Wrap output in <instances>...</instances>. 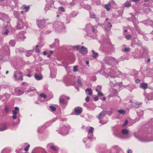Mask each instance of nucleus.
Returning <instances> with one entry per match:
<instances>
[{
    "instance_id": "obj_1",
    "label": "nucleus",
    "mask_w": 153,
    "mask_h": 153,
    "mask_svg": "<svg viewBox=\"0 0 153 153\" xmlns=\"http://www.w3.org/2000/svg\"><path fill=\"white\" fill-rule=\"evenodd\" d=\"M85 29L87 34L89 36L94 39L97 38V30L93 26L90 24H87L86 25Z\"/></svg>"
},
{
    "instance_id": "obj_2",
    "label": "nucleus",
    "mask_w": 153,
    "mask_h": 153,
    "mask_svg": "<svg viewBox=\"0 0 153 153\" xmlns=\"http://www.w3.org/2000/svg\"><path fill=\"white\" fill-rule=\"evenodd\" d=\"M70 128V126L68 125L61 124L57 131L59 134L64 135L68 133V130Z\"/></svg>"
},
{
    "instance_id": "obj_3",
    "label": "nucleus",
    "mask_w": 153,
    "mask_h": 153,
    "mask_svg": "<svg viewBox=\"0 0 153 153\" xmlns=\"http://www.w3.org/2000/svg\"><path fill=\"white\" fill-rule=\"evenodd\" d=\"M23 74L19 71L15 72L14 75V79L16 81L23 80Z\"/></svg>"
},
{
    "instance_id": "obj_4",
    "label": "nucleus",
    "mask_w": 153,
    "mask_h": 153,
    "mask_svg": "<svg viewBox=\"0 0 153 153\" xmlns=\"http://www.w3.org/2000/svg\"><path fill=\"white\" fill-rule=\"evenodd\" d=\"M53 25L55 29L57 30H61L64 29V28L63 24L59 22H55L53 24Z\"/></svg>"
},
{
    "instance_id": "obj_5",
    "label": "nucleus",
    "mask_w": 153,
    "mask_h": 153,
    "mask_svg": "<svg viewBox=\"0 0 153 153\" xmlns=\"http://www.w3.org/2000/svg\"><path fill=\"white\" fill-rule=\"evenodd\" d=\"M45 19H42L41 20H38L36 21V24L38 27L40 28H43L45 26Z\"/></svg>"
},
{
    "instance_id": "obj_6",
    "label": "nucleus",
    "mask_w": 153,
    "mask_h": 153,
    "mask_svg": "<svg viewBox=\"0 0 153 153\" xmlns=\"http://www.w3.org/2000/svg\"><path fill=\"white\" fill-rule=\"evenodd\" d=\"M0 19L7 22L9 20L8 16L3 13H0Z\"/></svg>"
},
{
    "instance_id": "obj_7",
    "label": "nucleus",
    "mask_w": 153,
    "mask_h": 153,
    "mask_svg": "<svg viewBox=\"0 0 153 153\" xmlns=\"http://www.w3.org/2000/svg\"><path fill=\"white\" fill-rule=\"evenodd\" d=\"M51 122H48L45 123V125L42 127H39L38 128L37 131L39 133H41L43 131V128H45L47 127V126H49L51 124Z\"/></svg>"
},
{
    "instance_id": "obj_8",
    "label": "nucleus",
    "mask_w": 153,
    "mask_h": 153,
    "mask_svg": "<svg viewBox=\"0 0 153 153\" xmlns=\"http://www.w3.org/2000/svg\"><path fill=\"white\" fill-rule=\"evenodd\" d=\"M47 147L50 148L51 150H52L53 152H56V153H58L59 149L57 146L52 145L50 144H48L47 146Z\"/></svg>"
},
{
    "instance_id": "obj_9",
    "label": "nucleus",
    "mask_w": 153,
    "mask_h": 153,
    "mask_svg": "<svg viewBox=\"0 0 153 153\" xmlns=\"http://www.w3.org/2000/svg\"><path fill=\"white\" fill-rule=\"evenodd\" d=\"M32 153H46L44 149L41 148H36L34 149Z\"/></svg>"
},
{
    "instance_id": "obj_10",
    "label": "nucleus",
    "mask_w": 153,
    "mask_h": 153,
    "mask_svg": "<svg viewBox=\"0 0 153 153\" xmlns=\"http://www.w3.org/2000/svg\"><path fill=\"white\" fill-rule=\"evenodd\" d=\"M24 25V23L22 22V20L21 19H19L16 27V29L19 30L22 29Z\"/></svg>"
},
{
    "instance_id": "obj_11",
    "label": "nucleus",
    "mask_w": 153,
    "mask_h": 153,
    "mask_svg": "<svg viewBox=\"0 0 153 153\" xmlns=\"http://www.w3.org/2000/svg\"><path fill=\"white\" fill-rule=\"evenodd\" d=\"M65 97L63 96H61L59 98V103L60 105H63L66 106L68 104V102L65 101L64 98Z\"/></svg>"
},
{
    "instance_id": "obj_12",
    "label": "nucleus",
    "mask_w": 153,
    "mask_h": 153,
    "mask_svg": "<svg viewBox=\"0 0 153 153\" xmlns=\"http://www.w3.org/2000/svg\"><path fill=\"white\" fill-rule=\"evenodd\" d=\"M54 1L52 0L50 1V2L47 3L45 7V10H50L51 7H54Z\"/></svg>"
},
{
    "instance_id": "obj_13",
    "label": "nucleus",
    "mask_w": 153,
    "mask_h": 153,
    "mask_svg": "<svg viewBox=\"0 0 153 153\" xmlns=\"http://www.w3.org/2000/svg\"><path fill=\"white\" fill-rule=\"evenodd\" d=\"M108 111H103L97 116V117L98 119L103 118L107 114Z\"/></svg>"
},
{
    "instance_id": "obj_14",
    "label": "nucleus",
    "mask_w": 153,
    "mask_h": 153,
    "mask_svg": "<svg viewBox=\"0 0 153 153\" xmlns=\"http://www.w3.org/2000/svg\"><path fill=\"white\" fill-rule=\"evenodd\" d=\"M10 97V95L8 94H5L3 95L0 96V99H2L3 101H5L7 100Z\"/></svg>"
},
{
    "instance_id": "obj_15",
    "label": "nucleus",
    "mask_w": 153,
    "mask_h": 153,
    "mask_svg": "<svg viewBox=\"0 0 153 153\" xmlns=\"http://www.w3.org/2000/svg\"><path fill=\"white\" fill-rule=\"evenodd\" d=\"M79 52L83 55L85 54L88 52V50L87 48H85L84 46H82L81 48L79 50Z\"/></svg>"
},
{
    "instance_id": "obj_16",
    "label": "nucleus",
    "mask_w": 153,
    "mask_h": 153,
    "mask_svg": "<svg viewBox=\"0 0 153 153\" xmlns=\"http://www.w3.org/2000/svg\"><path fill=\"white\" fill-rule=\"evenodd\" d=\"M15 93L16 94L17 96H20L24 94V92L19 88H16L15 89Z\"/></svg>"
},
{
    "instance_id": "obj_17",
    "label": "nucleus",
    "mask_w": 153,
    "mask_h": 153,
    "mask_svg": "<svg viewBox=\"0 0 153 153\" xmlns=\"http://www.w3.org/2000/svg\"><path fill=\"white\" fill-rule=\"evenodd\" d=\"M75 113L76 115H79L82 112V108L80 107H76L75 108Z\"/></svg>"
},
{
    "instance_id": "obj_18",
    "label": "nucleus",
    "mask_w": 153,
    "mask_h": 153,
    "mask_svg": "<svg viewBox=\"0 0 153 153\" xmlns=\"http://www.w3.org/2000/svg\"><path fill=\"white\" fill-rule=\"evenodd\" d=\"M5 49V51L4 52V54L6 55H9L10 54V48L9 47L6 46L4 47Z\"/></svg>"
},
{
    "instance_id": "obj_19",
    "label": "nucleus",
    "mask_w": 153,
    "mask_h": 153,
    "mask_svg": "<svg viewBox=\"0 0 153 153\" xmlns=\"http://www.w3.org/2000/svg\"><path fill=\"white\" fill-rule=\"evenodd\" d=\"M7 129V126L5 124H2L0 125V131H5Z\"/></svg>"
},
{
    "instance_id": "obj_20",
    "label": "nucleus",
    "mask_w": 153,
    "mask_h": 153,
    "mask_svg": "<svg viewBox=\"0 0 153 153\" xmlns=\"http://www.w3.org/2000/svg\"><path fill=\"white\" fill-rule=\"evenodd\" d=\"M22 33H21L18 34V39L22 41L24 40L26 38L25 36L22 34Z\"/></svg>"
},
{
    "instance_id": "obj_21",
    "label": "nucleus",
    "mask_w": 153,
    "mask_h": 153,
    "mask_svg": "<svg viewBox=\"0 0 153 153\" xmlns=\"http://www.w3.org/2000/svg\"><path fill=\"white\" fill-rule=\"evenodd\" d=\"M148 84L145 82H143L140 84V87L144 89H146L147 87Z\"/></svg>"
},
{
    "instance_id": "obj_22",
    "label": "nucleus",
    "mask_w": 153,
    "mask_h": 153,
    "mask_svg": "<svg viewBox=\"0 0 153 153\" xmlns=\"http://www.w3.org/2000/svg\"><path fill=\"white\" fill-rule=\"evenodd\" d=\"M108 64L112 65V64L114 62V58L112 57H109L108 59Z\"/></svg>"
},
{
    "instance_id": "obj_23",
    "label": "nucleus",
    "mask_w": 153,
    "mask_h": 153,
    "mask_svg": "<svg viewBox=\"0 0 153 153\" xmlns=\"http://www.w3.org/2000/svg\"><path fill=\"white\" fill-rule=\"evenodd\" d=\"M86 93L88 95H91L92 93V91L91 88H87L85 90Z\"/></svg>"
},
{
    "instance_id": "obj_24",
    "label": "nucleus",
    "mask_w": 153,
    "mask_h": 153,
    "mask_svg": "<svg viewBox=\"0 0 153 153\" xmlns=\"http://www.w3.org/2000/svg\"><path fill=\"white\" fill-rule=\"evenodd\" d=\"M34 77L35 79L38 80H41L43 78V77L42 75H39L37 74H35L34 76Z\"/></svg>"
},
{
    "instance_id": "obj_25",
    "label": "nucleus",
    "mask_w": 153,
    "mask_h": 153,
    "mask_svg": "<svg viewBox=\"0 0 153 153\" xmlns=\"http://www.w3.org/2000/svg\"><path fill=\"white\" fill-rule=\"evenodd\" d=\"M78 14V13L76 12L73 11H72L70 14V17H73L76 16L77 14Z\"/></svg>"
},
{
    "instance_id": "obj_26",
    "label": "nucleus",
    "mask_w": 153,
    "mask_h": 153,
    "mask_svg": "<svg viewBox=\"0 0 153 153\" xmlns=\"http://www.w3.org/2000/svg\"><path fill=\"white\" fill-rule=\"evenodd\" d=\"M33 51L31 50L27 51H26L25 55L27 56H31Z\"/></svg>"
},
{
    "instance_id": "obj_27",
    "label": "nucleus",
    "mask_w": 153,
    "mask_h": 153,
    "mask_svg": "<svg viewBox=\"0 0 153 153\" xmlns=\"http://www.w3.org/2000/svg\"><path fill=\"white\" fill-rule=\"evenodd\" d=\"M9 31L7 29H5L4 30H3L2 32V34L4 36H7L8 35Z\"/></svg>"
},
{
    "instance_id": "obj_28",
    "label": "nucleus",
    "mask_w": 153,
    "mask_h": 153,
    "mask_svg": "<svg viewBox=\"0 0 153 153\" xmlns=\"http://www.w3.org/2000/svg\"><path fill=\"white\" fill-rule=\"evenodd\" d=\"M15 41L14 40H11L9 42V44L12 47L14 46L15 44Z\"/></svg>"
},
{
    "instance_id": "obj_29",
    "label": "nucleus",
    "mask_w": 153,
    "mask_h": 153,
    "mask_svg": "<svg viewBox=\"0 0 153 153\" xmlns=\"http://www.w3.org/2000/svg\"><path fill=\"white\" fill-rule=\"evenodd\" d=\"M84 8L88 10H90L91 9V7L90 5L86 4L84 7Z\"/></svg>"
},
{
    "instance_id": "obj_30",
    "label": "nucleus",
    "mask_w": 153,
    "mask_h": 153,
    "mask_svg": "<svg viewBox=\"0 0 153 153\" xmlns=\"http://www.w3.org/2000/svg\"><path fill=\"white\" fill-rule=\"evenodd\" d=\"M55 42L54 43V45L56 47H57L59 45V40L58 39H55Z\"/></svg>"
},
{
    "instance_id": "obj_31",
    "label": "nucleus",
    "mask_w": 153,
    "mask_h": 153,
    "mask_svg": "<svg viewBox=\"0 0 153 153\" xmlns=\"http://www.w3.org/2000/svg\"><path fill=\"white\" fill-rule=\"evenodd\" d=\"M108 4L111 7H114L115 5L114 1H110Z\"/></svg>"
},
{
    "instance_id": "obj_32",
    "label": "nucleus",
    "mask_w": 153,
    "mask_h": 153,
    "mask_svg": "<svg viewBox=\"0 0 153 153\" xmlns=\"http://www.w3.org/2000/svg\"><path fill=\"white\" fill-rule=\"evenodd\" d=\"M104 7L106 9L107 11H109L110 10V8L111 7L108 4H106L104 5Z\"/></svg>"
},
{
    "instance_id": "obj_33",
    "label": "nucleus",
    "mask_w": 153,
    "mask_h": 153,
    "mask_svg": "<svg viewBox=\"0 0 153 153\" xmlns=\"http://www.w3.org/2000/svg\"><path fill=\"white\" fill-rule=\"evenodd\" d=\"M23 8L24 10H25V12H27L30 9V6H23Z\"/></svg>"
},
{
    "instance_id": "obj_34",
    "label": "nucleus",
    "mask_w": 153,
    "mask_h": 153,
    "mask_svg": "<svg viewBox=\"0 0 153 153\" xmlns=\"http://www.w3.org/2000/svg\"><path fill=\"white\" fill-rule=\"evenodd\" d=\"M124 5L125 7H130L131 6V4L129 1H126L124 3Z\"/></svg>"
},
{
    "instance_id": "obj_35",
    "label": "nucleus",
    "mask_w": 153,
    "mask_h": 153,
    "mask_svg": "<svg viewBox=\"0 0 153 153\" xmlns=\"http://www.w3.org/2000/svg\"><path fill=\"white\" fill-rule=\"evenodd\" d=\"M122 133L124 134H127L129 132L126 129H123L122 130Z\"/></svg>"
},
{
    "instance_id": "obj_36",
    "label": "nucleus",
    "mask_w": 153,
    "mask_h": 153,
    "mask_svg": "<svg viewBox=\"0 0 153 153\" xmlns=\"http://www.w3.org/2000/svg\"><path fill=\"white\" fill-rule=\"evenodd\" d=\"M1 153H9V149H4L2 151Z\"/></svg>"
},
{
    "instance_id": "obj_37",
    "label": "nucleus",
    "mask_w": 153,
    "mask_h": 153,
    "mask_svg": "<svg viewBox=\"0 0 153 153\" xmlns=\"http://www.w3.org/2000/svg\"><path fill=\"white\" fill-rule=\"evenodd\" d=\"M94 129V128L93 127H90V129H88V132L89 133H90L91 134V133L93 132Z\"/></svg>"
},
{
    "instance_id": "obj_38",
    "label": "nucleus",
    "mask_w": 153,
    "mask_h": 153,
    "mask_svg": "<svg viewBox=\"0 0 153 153\" xmlns=\"http://www.w3.org/2000/svg\"><path fill=\"white\" fill-rule=\"evenodd\" d=\"M118 112H119L120 113L123 114H124L126 113V111L122 109L119 110L118 111Z\"/></svg>"
},
{
    "instance_id": "obj_39",
    "label": "nucleus",
    "mask_w": 153,
    "mask_h": 153,
    "mask_svg": "<svg viewBox=\"0 0 153 153\" xmlns=\"http://www.w3.org/2000/svg\"><path fill=\"white\" fill-rule=\"evenodd\" d=\"M36 89H35V88H29L28 89V90L27 91L28 92H31L32 91H36Z\"/></svg>"
},
{
    "instance_id": "obj_40",
    "label": "nucleus",
    "mask_w": 153,
    "mask_h": 153,
    "mask_svg": "<svg viewBox=\"0 0 153 153\" xmlns=\"http://www.w3.org/2000/svg\"><path fill=\"white\" fill-rule=\"evenodd\" d=\"M50 108L51 111H55L56 110V108L55 107L52 105H51L50 106Z\"/></svg>"
},
{
    "instance_id": "obj_41",
    "label": "nucleus",
    "mask_w": 153,
    "mask_h": 153,
    "mask_svg": "<svg viewBox=\"0 0 153 153\" xmlns=\"http://www.w3.org/2000/svg\"><path fill=\"white\" fill-rule=\"evenodd\" d=\"M77 83H78V85L79 86H81L82 85V83H81V81L79 79H78L77 80Z\"/></svg>"
},
{
    "instance_id": "obj_42",
    "label": "nucleus",
    "mask_w": 153,
    "mask_h": 153,
    "mask_svg": "<svg viewBox=\"0 0 153 153\" xmlns=\"http://www.w3.org/2000/svg\"><path fill=\"white\" fill-rule=\"evenodd\" d=\"M114 75H110V77L111 78V79H110V85H111V83H112V79L113 78H114Z\"/></svg>"
},
{
    "instance_id": "obj_43",
    "label": "nucleus",
    "mask_w": 153,
    "mask_h": 153,
    "mask_svg": "<svg viewBox=\"0 0 153 153\" xmlns=\"http://www.w3.org/2000/svg\"><path fill=\"white\" fill-rule=\"evenodd\" d=\"M98 56V53H95L93 54V57L94 58H97Z\"/></svg>"
},
{
    "instance_id": "obj_44",
    "label": "nucleus",
    "mask_w": 153,
    "mask_h": 153,
    "mask_svg": "<svg viewBox=\"0 0 153 153\" xmlns=\"http://www.w3.org/2000/svg\"><path fill=\"white\" fill-rule=\"evenodd\" d=\"M90 16L91 18H96V15L94 14L90 13Z\"/></svg>"
},
{
    "instance_id": "obj_45",
    "label": "nucleus",
    "mask_w": 153,
    "mask_h": 153,
    "mask_svg": "<svg viewBox=\"0 0 153 153\" xmlns=\"http://www.w3.org/2000/svg\"><path fill=\"white\" fill-rule=\"evenodd\" d=\"M78 67L76 66H74L73 67V71L74 72H76L77 71Z\"/></svg>"
},
{
    "instance_id": "obj_46",
    "label": "nucleus",
    "mask_w": 153,
    "mask_h": 153,
    "mask_svg": "<svg viewBox=\"0 0 153 153\" xmlns=\"http://www.w3.org/2000/svg\"><path fill=\"white\" fill-rule=\"evenodd\" d=\"M30 145L29 144H28V145L26 146L25 148L24 149L25 151L26 152L28 150V149L30 147Z\"/></svg>"
},
{
    "instance_id": "obj_47",
    "label": "nucleus",
    "mask_w": 153,
    "mask_h": 153,
    "mask_svg": "<svg viewBox=\"0 0 153 153\" xmlns=\"http://www.w3.org/2000/svg\"><path fill=\"white\" fill-rule=\"evenodd\" d=\"M14 15L17 18H18L19 17V13L17 11L14 12Z\"/></svg>"
},
{
    "instance_id": "obj_48",
    "label": "nucleus",
    "mask_w": 153,
    "mask_h": 153,
    "mask_svg": "<svg viewBox=\"0 0 153 153\" xmlns=\"http://www.w3.org/2000/svg\"><path fill=\"white\" fill-rule=\"evenodd\" d=\"M99 123L102 124L104 125L107 123V122L106 121H104L103 120H100L99 121Z\"/></svg>"
},
{
    "instance_id": "obj_49",
    "label": "nucleus",
    "mask_w": 153,
    "mask_h": 153,
    "mask_svg": "<svg viewBox=\"0 0 153 153\" xmlns=\"http://www.w3.org/2000/svg\"><path fill=\"white\" fill-rule=\"evenodd\" d=\"M94 1L96 2L97 5L100 4L101 1L100 0H94Z\"/></svg>"
},
{
    "instance_id": "obj_50",
    "label": "nucleus",
    "mask_w": 153,
    "mask_h": 153,
    "mask_svg": "<svg viewBox=\"0 0 153 153\" xmlns=\"http://www.w3.org/2000/svg\"><path fill=\"white\" fill-rule=\"evenodd\" d=\"M40 96L41 97H43L44 99L46 97V95L44 94H40Z\"/></svg>"
},
{
    "instance_id": "obj_51",
    "label": "nucleus",
    "mask_w": 153,
    "mask_h": 153,
    "mask_svg": "<svg viewBox=\"0 0 153 153\" xmlns=\"http://www.w3.org/2000/svg\"><path fill=\"white\" fill-rule=\"evenodd\" d=\"M126 38L128 40L130 39L131 38V36L129 35H127L126 36Z\"/></svg>"
},
{
    "instance_id": "obj_52",
    "label": "nucleus",
    "mask_w": 153,
    "mask_h": 153,
    "mask_svg": "<svg viewBox=\"0 0 153 153\" xmlns=\"http://www.w3.org/2000/svg\"><path fill=\"white\" fill-rule=\"evenodd\" d=\"M59 10L61 12H64L65 10V9L63 7H59Z\"/></svg>"
},
{
    "instance_id": "obj_53",
    "label": "nucleus",
    "mask_w": 153,
    "mask_h": 153,
    "mask_svg": "<svg viewBox=\"0 0 153 153\" xmlns=\"http://www.w3.org/2000/svg\"><path fill=\"white\" fill-rule=\"evenodd\" d=\"M130 49L129 48H125L123 50V51L124 52L129 51H130Z\"/></svg>"
},
{
    "instance_id": "obj_54",
    "label": "nucleus",
    "mask_w": 153,
    "mask_h": 153,
    "mask_svg": "<svg viewBox=\"0 0 153 153\" xmlns=\"http://www.w3.org/2000/svg\"><path fill=\"white\" fill-rule=\"evenodd\" d=\"M98 95L100 97L103 96V93L100 91L98 93Z\"/></svg>"
},
{
    "instance_id": "obj_55",
    "label": "nucleus",
    "mask_w": 153,
    "mask_h": 153,
    "mask_svg": "<svg viewBox=\"0 0 153 153\" xmlns=\"http://www.w3.org/2000/svg\"><path fill=\"white\" fill-rule=\"evenodd\" d=\"M79 45L74 46L73 47V49H76V50H78L79 49Z\"/></svg>"
},
{
    "instance_id": "obj_56",
    "label": "nucleus",
    "mask_w": 153,
    "mask_h": 153,
    "mask_svg": "<svg viewBox=\"0 0 153 153\" xmlns=\"http://www.w3.org/2000/svg\"><path fill=\"white\" fill-rule=\"evenodd\" d=\"M112 110H111L110 111H108V112L107 113V114L109 116H110L111 115V114H112Z\"/></svg>"
},
{
    "instance_id": "obj_57",
    "label": "nucleus",
    "mask_w": 153,
    "mask_h": 153,
    "mask_svg": "<svg viewBox=\"0 0 153 153\" xmlns=\"http://www.w3.org/2000/svg\"><path fill=\"white\" fill-rule=\"evenodd\" d=\"M19 112L16 111H13V113L14 115H16Z\"/></svg>"
},
{
    "instance_id": "obj_58",
    "label": "nucleus",
    "mask_w": 153,
    "mask_h": 153,
    "mask_svg": "<svg viewBox=\"0 0 153 153\" xmlns=\"http://www.w3.org/2000/svg\"><path fill=\"white\" fill-rule=\"evenodd\" d=\"M107 26L108 27L109 29H110V28H111V27H112V25H111V23H109L107 24Z\"/></svg>"
},
{
    "instance_id": "obj_59",
    "label": "nucleus",
    "mask_w": 153,
    "mask_h": 153,
    "mask_svg": "<svg viewBox=\"0 0 153 153\" xmlns=\"http://www.w3.org/2000/svg\"><path fill=\"white\" fill-rule=\"evenodd\" d=\"M128 121L127 120H126L125 121L124 123L123 124V126H125L127 125L128 124Z\"/></svg>"
},
{
    "instance_id": "obj_60",
    "label": "nucleus",
    "mask_w": 153,
    "mask_h": 153,
    "mask_svg": "<svg viewBox=\"0 0 153 153\" xmlns=\"http://www.w3.org/2000/svg\"><path fill=\"white\" fill-rule=\"evenodd\" d=\"M85 100L87 102H88L89 101V97L88 96L87 97L85 98Z\"/></svg>"
},
{
    "instance_id": "obj_61",
    "label": "nucleus",
    "mask_w": 153,
    "mask_h": 153,
    "mask_svg": "<svg viewBox=\"0 0 153 153\" xmlns=\"http://www.w3.org/2000/svg\"><path fill=\"white\" fill-rule=\"evenodd\" d=\"M19 108L18 107H16L15 108V111H17L18 112L19 111Z\"/></svg>"
},
{
    "instance_id": "obj_62",
    "label": "nucleus",
    "mask_w": 153,
    "mask_h": 153,
    "mask_svg": "<svg viewBox=\"0 0 153 153\" xmlns=\"http://www.w3.org/2000/svg\"><path fill=\"white\" fill-rule=\"evenodd\" d=\"M3 39L2 38H0V45H1L2 43Z\"/></svg>"
},
{
    "instance_id": "obj_63",
    "label": "nucleus",
    "mask_w": 153,
    "mask_h": 153,
    "mask_svg": "<svg viewBox=\"0 0 153 153\" xmlns=\"http://www.w3.org/2000/svg\"><path fill=\"white\" fill-rule=\"evenodd\" d=\"M12 118L13 119L15 120L17 118V116L16 115H14L12 116Z\"/></svg>"
},
{
    "instance_id": "obj_64",
    "label": "nucleus",
    "mask_w": 153,
    "mask_h": 153,
    "mask_svg": "<svg viewBox=\"0 0 153 153\" xmlns=\"http://www.w3.org/2000/svg\"><path fill=\"white\" fill-rule=\"evenodd\" d=\"M13 1L14 2L15 5L18 2V0H13Z\"/></svg>"
}]
</instances>
